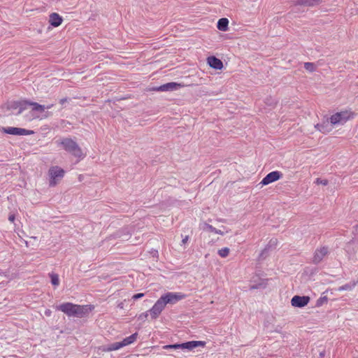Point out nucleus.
Instances as JSON below:
<instances>
[{"label":"nucleus","mask_w":358,"mask_h":358,"mask_svg":"<svg viewBox=\"0 0 358 358\" xmlns=\"http://www.w3.org/2000/svg\"><path fill=\"white\" fill-rule=\"evenodd\" d=\"M93 305H78L70 302H66L56 307V309L62 311L69 317H83L92 311Z\"/></svg>","instance_id":"1"},{"label":"nucleus","mask_w":358,"mask_h":358,"mask_svg":"<svg viewBox=\"0 0 358 358\" xmlns=\"http://www.w3.org/2000/svg\"><path fill=\"white\" fill-rule=\"evenodd\" d=\"M56 143L58 147L71 153L79 160L83 159L85 157L81 148L71 138H62L57 140Z\"/></svg>","instance_id":"2"},{"label":"nucleus","mask_w":358,"mask_h":358,"mask_svg":"<svg viewBox=\"0 0 358 358\" xmlns=\"http://www.w3.org/2000/svg\"><path fill=\"white\" fill-rule=\"evenodd\" d=\"M355 114L350 110H342L331 115L329 121L332 125L343 124L348 120L354 118Z\"/></svg>","instance_id":"3"},{"label":"nucleus","mask_w":358,"mask_h":358,"mask_svg":"<svg viewBox=\"0 0 358 358\" xmlns=\"http://www.w3.org/2000/svg\"><path fill=\"white\" fill-rule=\"evenodd\" d=\"M27 105L32 107L31 113L33 119H45L49 116V113L45 112V109H50L53 106V104L45 106L36 102L27 101Z\"/></svg>","instance_id":"4"},{"label":"nucleus","mask_w":358,"mask_h":358,"mask_svg":"<svg viewBox=\"0 0 358 358\" xmlns=\"http://www.w3.org/2000/svg\"><path fill=\"white\" fill-rule=\"evenodd\" d=\"M138 338V333H134L131 334V336L124 338L120 342H115L113 343H110L108 345L106 348L104 349V351L106 352H111V351H115L118 350L120 348L127 346L129 345H131L134 343Z\"/></svg>","instance_id":"5"},{"label":"nucleus","mask_w":358,"mask_h":358,"mask_svg":"<svg viewBox=\"0 0 358 358\" xmlns=\"http://www.w3.org/2000/svg\"><path fill=\"white\" fill-rule=\"evenodd\" d=\"M65 171L63 169L58 166H52L48 171L50 176V185L55 186L58 180H61L64 176Z\"/></svg>","instance_id":"6"},{"label":"nucleus","mask_w":358,"mask_h":358,"mask_svg":"<svg viewBox=\"0 0 358 358\" xmlns=\"http://www.w3.org/2000/svg\"><path fill=\"white\" fill-rule=\"evenodd\" d=\"M162 297L164 299L166 304H173L183 299L185 297V295L180 292H167L166 294L162 295Z\"/></svg>","instance_id":"7"},{"label":"nucleus","mask_w":358,"mask_h":358,"mask_svg":"<svg viewBox=\"0 0 358 358\" xmlns=\"http://www.w3.org/2000/svg\"><path fill=\"white\" fill-rule=\"evenodd\" d=\"M3 131L6 134L16 135V136H27L33 134L34 132L32 130H27L25 129L17 128V127H6L3 128Z\"/></svg>","instance_id":"8"},{"label":"nucleus","mask_w":358,"mask_h":358,"mask_svg":"<svg viewBox=\"0 0 358 358\" xmlns=\"http://www.w3.org/2000/svg\"><path fill=\"white\" fill-rule=\"evenodd\" d=\"M282 177V173L278 171H274L268 173L260 182L262 185H267L275 182Z\"/></svg>","instance_id":"9"},{"label":"nucleus","mask_w":358,"mask_h":358,"mask_svg":"<svg viewBox=\"0 0 358 358\" xmlns=\"http://www.w3.org/2000/svg\"><path fill=\"white\" fill-rule=\"evenodd\" d=\"M310 301V297L307 296H294L291 300L292 306L294 307L303 308L308 305Z\"/></svg>","instance_id":"10"},{"label":"nucleus","mask_w":358,"mask_h":358,"mask_svg":"<svg viewBox=\"0 0 358 358\" xmlns=\"http://www.w3.org/2000/svg\"><path fill=\"white\" fill-rule=\"evenodd\" d=\"M329 252V248L326 246L321 247L318 249H317L315 252L314 256H313V262L315 263H319L320 262L324 257L328 254Z\"/></svg>","instance_id":"11"},{"label":"nucleus","mask_w":358,"mask_h":358,"mask_svg":"<svg viewBox=\"0 0 358 358\" xmlns=\"http://www.w3.org/2000/svg\"><path fill=\"white\" fill-rule=\"evenodd\" d=\"M205 345L206 342L201 341H192L180 344L181 349H187L189 350L197 347H204Z\"/></svg>","instance_id":"12"},{"label":"nucleus","mask_w":358,"mask_h":358,"mask_svg":"<svg viewBox=\"0 0 358 358\" xmlns=\"http://www.w3.org/2000/svg\"><path fill=\"white\" fill-rule=\"evenodd\" d=\"M49 23L53 27H57L60 26L63 22V18L57 13H52L49 15Z\"/></svg>","instance_id":"13"},{"label":"nucleus","mask_w":358,"mask_h":358,"mask_svg":"<svg viewBox=\"0 0 358 358\" xmlns=\"http://www.w3.org/2000/svg\"><path fill=\"white\" fill-rule=\"evenodd\" d=\"M184 87V85L181 83H169L164 85H161L157 88V90L159 91H173L176 90L180 87Z\"/></svg>","instance_id":"14"},{"label":"nucleus","mask_w":358,"mask_h":358,"mask_svg":"<svg viewBox=\"0 0 358 358\" xmlns=\"http://www.w3.org/2000/svg\"><path fill=\"white\" fill-rule=\"evenodd\" d=\"M207 62L208 65L213 69L221 70L223 68L222 62L214 56L208 57L207 58Z\"/></svg>","instance_id":"15"},{"label":"nucleus","mask_w":358,"mask_h":358,"mask_svg":"<svg viewBox=\"0 0 358 358\" xmlns=\"http://www.w3.org/2000/svg\"><path fill=\"white\" fill-rule=\"evenodd\" d=\"M229 20L225 17L220 19L217 22V27L219 30L226 31L228 29Z\"/></svg>","instance_id":"16"},{"label":"nucleus","mask_w":358,"mask_h":358,"mask_svg":"<svg viewBox=\"0 0 358 358\" xmlns=\"http://www.w3.org/2000/svg\"><path fill=\"white\" fill-rule=\"evenodd\" d=\"M151 319L155 320L157 319L159 315L162 313V310L159 308L153 305V306L148 310Z\"/></svg>","instance_id":"17"},{"label":"nucleus","mask_w":358,"mask_h":358,"mask_svg":"<svg viewBox=\"0 0 358 358\" xmlns=\"http://www.w3.org/2000/svg\"><path fill=\"white\" fill-rule=\"evenodd\" d=\"M321 0H300L299 3L308 6H313L320 3Z\"/></svg>","instance_id":"18"},{"label":"nucleus","mask_w":358,"mask_h":358,"mask_svg":"<svg viewBox=\"0 0 358 358\" xmlns=\"http://www.w3.org/2000/svg\"><path fill=\"white\" fill-rule=\"evenodd\" d=\"M49 276L51 279V283L54 286H58L59 285V275L57 273H49Z\"/></svg>","instance_id":"19"},{"label":"nucleus","mask_w":358,"mask_h":358,"mask_svg":"<svg viewBox=\"0 0 358 358\" xmlns=\"http://www.w3.org/2000/svg\"><path fill=\"white\" fill-rule=\"evenodd\" d=\"M155 306L159 308L160 310L163 311V310L165 308L166 306V303L164 301V299L162 297V296L155 302L154 304Z\"/></svg>","instance_id":"20"},{"label":"nucleus","mask_w":358,"mask_h":358,"mask_svg":"<svg viewBox=\"0 0 358 358\" xmlns=\"http://www.w3.org/2000/svg\"><path fill=\"white\" fill-rule=\"evenodd\" d=\"M218 254L221 257H227L229 254V249L224 248L218 250Z\"/></svg>","instance_id":"21"},{"label":"nucleus","mask_w":358,"mask_h":358,"mask_svg":"<svg viewBox=\"0 0 358 358\" xmlns=\"http://www.w3.org/2000/svg\"><path fill=\"white\" fill-rule=\"evenodd\" d=\"M304 67L308 71L312 72L315 71V65L313 63L306 62L304 64Z\"/></svg>","instance_id":"22"},{"label":"nucleus","mask_w":358,"mask_h":358,"mask_svg":"<svg viewBox=\"0 0 358 358\" xmlns=\"http://www.w3.org/2000/svg\"><path fill=\"white\" fill-rule=\"evenodd\" d=\"M163 349H181L180 344L166 345L163 346Z\"/></svg>","instance_id":"23"},{"label":"nucleus","mask_w":358,"mask_h":358,"mask_svg":"<svg viewBox=\"0 0 358 358\" xmlns=\"http://www.w3.org/2000/svg\"><path fill=\"white\" fill-rule=\"evenodd\" d=\"M149 314L150 313H149L148 311H146L145 313H143L140 314L139 316H138V320H141L142 321L145 320L148 318V316Z\"/></svg>","instance_id":"24"},{"label":"nucleus","mask_w":358,"mask_h":358,"mask_svg":"<svg viewBox=\"0 0 358 358\" xmlns=\"http://www.w3.org/2000/svg\"><path fill=\"white\" fill-rule=\"evenodd\" d=\"M315 128L324 134L327 133V131L324 129V127L323 125L317 124Z\"/></svg>","instance_id":"25"},{"label":"nucleus","mask_w":358,"mask_h":358,"mask_svg":"<svg viewBox=\"0 0 358 358\" xmlns=\"http://www.w3.org/2000/svg\"><path fill=\"white\" fill-rule=\"evenodd\" d=\"M143 296H144V294L143 293H138V294H136L133 295L132 299L136 300V299H138L140 298H142Z\"/></svg>","instance_id":"26"},{"label":"nucleus","mask_w":358,"mask_h":358,"mask_svg":"<svg viewBox=\"0 0 358 358\" xmlns=\"http://www.w3.org/2000/svg\"><path fill=\"white\" fill-rule=\"evenodd\" d=\"M206 228L208 231H210L212 233H215L216 228L213 227L212 225L206 224Z\"/></svg>","instance_id":"27"},{"label":"nucleus","mask_w":358,"mask_h":358,"mask_svg":"<svg viewBox=\"0 0 358 358\" xmlns=\"http://www.w3.org/2000/svg\"><path fill=\"white\" fill-rule=\"evenodd\" d=\"M316 182L317 184L320 183V184H322L323 185H327L328 184V181L327 180L320 181L319 179H317Z\"/></svg>","instance_id":"28"},{"label":"nucleus","mask_w":358,"mask_h":358,"mask_svg":"<svg viewBox=\"0 0 358 358\" xmlns=\"http://www.w3.org/2000/svg\"><path fill=\"white\" fill-rule=\"evenodd\" d=\"M15 217L13 214H11L8 216V220L11 222H13L15 221Z\"/></svg>","instance_id":"29"},{"label":"nucleus","mask_w":358,"mask_h":358,"mask_svg":"<svg viewBox=\"0 0 358 358\" xmlns=\"http://www.w3.org/2000/svg\"><path fill=\"white\" fill-rule=\"evenodd\" d=\"M349 289V286L348 285H343L339 288V290H345Z\"/></svg>","instance_id":"30"},{"label":"nucleus","mask_w":358,"mask_h":358,"mask_svg":"<svg viewBox=\"0 0 358 358\" xmlns=\"http://www.w3.org/2000/svg\"><path fill=\"white\" fill-rule=\"evenodd\" d=\"M215 234H220V235H224V232L221 231V230H219V229H216Z\"/></svg>","instance_id":"31"},{"label":"nucleus","mask_w":358,"mask_h":358,"mask_svg":"<svg viewBox=\"0 0 358 358\" xmlns=\"http://www.w3.org/2000/svg\"><path fill=\"white\" fill-rule=\"evenodd\" d=\"M66 101H67V99H66V98L61 99L59 100V103H60L62 105L64 104Z\"/></svg>","instance_id":"32"},{"label":"nucleus","mask_w":358,"mask_h":358,"mask_svg":"<svg viewBox=\"0 0 358 358\" xmlns=\"http://www.w3.org/2000/svg\"><path fill=\"white\" fill-rule=\"evenodd\" d=\"M188 238H189L188 236H185V237L182 240V243L183 244L186 243L187 242V241H188Z\"/></svg>","instance_id":"33"},{"label":"nucleus","mask_w":358,"mask_h":358,"mask_svg":"<svg viewBox=\"0 0 358 358\" xmlns=\"http://www.w3.org/2000/svg\"><path fill=\"white\" fill-rule=\"evenodd\" d=\"M45 314H46L47 315H50V310H47V311H45Z\"/></svg>","instance_id":"34"}]
</instances>
